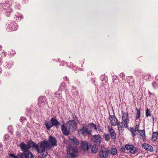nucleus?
<instances>
[{"instance_id": "nucleus-42", "label": "nucleus", "mask_w": 158, "mask_h": 158, "mask_svg": "<svg viewBox=\"0 0 158 158\" xmlns=\"http://www.w3.org/2000/svg\"><path fill=\"white\" fill-rule=\"evenodd\" d=\"M55 97H58L59 96H60V94H57L56 93H55Z\"/></svg>"}, {"instance_id": "nucleus-35", "label": "nucleus", "mask_w": 158, "mask_h": 158, "mask_svg": "<svg viewBox=\"0 0 158 158\" xmlns=\"http://www.w3.org/2000/svg\"><path fill=\"white\" fill-rule=\"evenodd\" d=\"M89 125H90L91 126H92L93 127H94V129L97 130L96 126V125H95L94 123H90L89 124Z\"/></svg>"}, {"instance_id": "nucleus-6", "label": "nucleus", "mask_w": 158, "mask_h": 158, "mask_svg": "<svg viewBox=\"0 0 158 158\" xmlns=\"http://www.w3.org/2000/svg\"><path fill=\"white\" fill-rule=\"evenodd\" d=\"M67 127L69 130H72L74 131L76 129L77 124L75 121L73 120H69L66 123Z\"/></svg>"}, {"instance_id": "nucleus-24", "label": "nucleus", "mask_w": 158, "mask_h": 158, "mask_svg": "<svg viewBox=\"0 0 158 158\" xmlns=\"http://www.w3.org/2000/svg\"><path fill=\"white\" fill-rule=\"evenodd\" d=\"M20 152H19L18 153L17 156H15L14 154L11 153L9 154V156L10 157H12L13 158H20Z\"/></svg>"}, {"instance_id": "nucleus-51", "label": "nucleus", "mask_w": 158, "mask_h": 158, "mask_svg": "<svg viewBox=\"0 0 158 158\" xmlns=\"http://www.w3.org/2000/svg\"><path fill=\"white\" fill-rule=\"evenodd\" d=\"M129 84L130 85H131L130 82L129 83Z\"/></svg>"}, {"instance_id": "nucleus-33", "label": "nucleus", "mask_w": 158, "mask_h": 158, "mask_svg": "<svg viewBox=\"0 0 158 158\" xmlns=\"http://www.w3.org/2000/svg\"><path fill=\"white\" fill-rule=\"evenodd\" d=\"M148 146V144L146 143H143L142 145V148L146 150Z\"/></svg>"}, {"instance_id": "nucleus-40", "label": "nucleus", "mask_w": 158, "mask_h": 158, "mask_svg": "<svg viewBox=\"0 0 158 158\" xmlns=\"http://www.w3.org/2000/svg\"><path fill=\"white\" fill-rule=\"evenodd\" d=\"M113 81L114 83H117L119 82V80L118 78H116L113 80Z\"/></svg>"}, {"instance_id": "nucleus-38", "label": "nucleus", "mask_w": 158, "mask_h": 158, "mask_svg": "<svg viewBox=\"0 0 158 158\" xmlns=\"http://www.w3.org/2000/svg\"><path fill=\"white\" fill-rule=\"evenodd\" d=\"M119 124L118 125H117L118 126V128L119 129H122V128H123V125H120V123H119Z\"/></svg>"}, {"instance_id": "nucleus-13", "label": "nucleus", "mask_w": 158, "mask_h": 158, "mask_svg": "<svg viewBox=\"0 0 158 158\" xmlns=\"http://www.w3.org/2000/svg\"><path fill=\"white\" fill-rule=\"evenodd\" d=\"M19 146L22 151L23 152H25L29 150V148L27 144L25 143L24 142H21L19 144Z\"/></svg>"}, {"instance_id": "nucleus-44", "label": "nucleus", "mask_w": 158, "mask_h": 158, "mask_svg": "<svg viewBox=\"0 0 158 158\" xmlns=\"http://www.w3.org/2000/svg\"><path fill=\"white\" fill-rule=\"evenodd\" d=\"M127 118H129V117H125H125H124V118H122V120H123L124 119H125L126 118L127 119Z\"/></svg>"}, {"instance_id": "nucleus-47", "label": "nucleus", "mask_w": 158, "mask_h": 158, "mask_svg": "<svg viewBox=\"0 0 158 158\" xmlns=\"http://www.w3.org/2000/svg\"><path fill=\"white\" fill-rule=\"evenodd\" d=\"M73 90L74 91V92L75 91L76 92V90H75V89H73Z\"/></svg>"}, {"instance_id": "nucleus-21", "label": "nucleus", "mask_w": 158, "mask_h": 158, "mask_svg": "<svg viewBox=\"0 0 158 158\" xmlns=\"http://www.w3.org/2000/svg\"><path fill=\"white\" fill-rule=\"evenodd\" d=\"M138 132L139 133L140 135L142 137V139L144 140L146 137L145 131L144 130H140Z\"/></svg>"}, {"instance_id": "nucleus-2", "label": "nucleus", "mask_w": 158, "mask_h": 158, "mask_svg": "<svg viewBox=\"0 0 158 158\" xmlns=\"http://www.w3.org/2000/svg\"><path fill=\"white\" fill-rule=\"evenodd\" d=\"M66 150L68 158H75V157L78 156V152L77 147L69 146Z\"/></svg>"}, {"instance_id": "nucleus-16", "label": "nucleus", "mask_w": 158, "mask_h": 158, "mask_svg": "<svg viewBox=\"0 0 158 158\" xmlns=\"http://www.w3.org/2000/svg\"><path fill=\"white\" fill-rule=\"evenodd\" d=\"M98 145L96 144H93L92 146H91V151L93 153H96L98 151Z\"/></svg>"}, {"instance_id": "nucleus-29", "label": "nucleus", "mask_w": 158, "mask_h": 158, "mask_svg": "<svg viewBox=\"0 0 158 158\" xmlns=\"http://www.w3.org/2000/svg\"><path fill=\"white\" fill-rule=\"evenodd\" d=\"M146 116L148 117V116H151V114L150 113V109H147L146 110Z\"/></svg>"}, {"instance_id": "nucleus-19", "label": "nucleus", "mask_w": 158, "mask_h": 158, "mask_svg": "<svg viewBox=\"0 0 158 158\" xmlns=\"http://www.w3.org/2000/svg\"><path fill=\"white\" fill-rule=\"evenodd\" d=\"M131 147L132 148L129 152L131 154H134L137 152L138 149L137 148L135 147L133 145L131 146Z\"/></svg>"}, {"instance_id": "nucleus-26", "label": "nucleus", "mask_w": 158, "mask_h": 158, "mask_svg": "<svg viewBox=\"0 0 158 158\" xmlns=\"http://www.w3.org/2000/svg\"><path fill=\"white\" fill-rule=\"evenodd\" d=\"M45 151H44L42 153H38L40 154V155L39 156V157L40 158H46V156L48 154L47 152H46L45 154L44 153V152Z\"/></svg>"}, {"instance_id": "nucleus-3", "label": "nucleus", "mask_w": 158, "mask_h": 158, "mask_svg": "<svg viewBox=\"0 0 158 158\" xmlns=\"http://www.w3.org/2000/svg\"><path fill=\"white\" fill-rule=\"evenodd\" d=\"M50 122L46 120L44 123V124L46 128L48 130H49L50 128L54 126L57 128L60 124V123L58 121L54 118H51Z\"/></svg>"}, {"instance_id": "nucleus-31", "label": "nucleus", "mask_w": 158, "mask_h": 158, "mask_svg": "<svg viewBox=\"0 0 158 158\" xmlns=\"http://www.w3.org/2000/svg\"><path fill=\"white\" fill-rule=\"evenodd\" d=\"M122 118H123L124 117H128V114L127 111V112L126 113L125 112H123V111H122Z\"/></svg>"}, {"instance_id": "nucleus-50", "label": "nucleus", "mask_w": 158, "mask_h": 158, "mask_svg": "<svg viewBox=\"0 0 158 158\" xmlns=\"http://www.w3.org/2000/svg\"><path fill=\"white\" fill-rule=\"evenodd\" d=\"M23 18L22 16H21V18Z\"/></svg>"}, {"instance_id": "nucleus-54", "label": "nucleus", "mask_w": 158, "mask_h": 158, "mask_svg": "<svg viewBox=\"0 0 158 158\" xmlns=\"http://www.w3.org/2000/svg\"><path fill=\"white\" fill-rule=\"evenodd\" d=\"M21 118V119H22V117Z\"/></svg>"}, {"instance_id": "nucleus-37", "label": "nucleus", "mask_w": 158, "mask_h": 158, "mask_svg": "<svg viewBox=\"0 0 158 158\" xmlns=\"http://www.w3.org/2000/svg\"><path fill=\"white\" fill-rule=\"evenodd\" d=\"M96 128L99 132H102V129L100 128V126L99 125L97 126Z\"/></svg>"}, {"instance_id": "nucleus-36", "label": "nucleus", "mask_w": 158, "mask_h": 158, "mask_svg": "<svg viewBox=\"0 0 158 158\" xmlns=\"http://www.w3.org/2000/svg\"><path fill=\"white\" fill-rule=\"evenodd\" d=\"M139 124H136L135 126V129L137 131L139 132V131H140V130L139 129Z\"/></svg>"}, {"instance_id": "nucleus-11", "label": "nucleus", "mask_w": 158, "mask_h": 158, "mask_svg": "<svg viewBox=\"0 0 158 158\" xmlns=\"http://www.w3.org/2000/svg\"><path fill=\"white\" fill-rule=\"evenodd\" d=\"M81 145V148L84 151L88 150L91 146V144L86 141H82Z\"/></svg>"}, {"instance_id": "nucleus-39", "label": "nucleus", "mask_w": 158, "mask_h": 158, "mask_svg": "<svg viewBox=\"0 0 158 158\" xmlns=\"http://www.w3.org/2000/svg\"><path fill=\"white\" fill-rule=\"evenodd\" d=\"M120 150L121 152H124L125 151V148L123 147H122L120 148Z\"/></svg>"}, {"instance_id": "nucleus-9", "label": "nucleus", "mask_w": 158, "mask_h": 158, "mask_svg": "<svg viewBox=\"0 0 158 158\" xmlns=\"http://www.w3.org/2000/svg\"><path fill=\"white\" fill-rule=\"evenodd\" d=\"M38 103L40 107L44 108L47 104L46 98L44 97H40Z\"/></svg>"}, {"instance_id": "nucleus-49", "label": "nucleus", "mask_w": 158, "mask_h": 158, "mask_svg": "<svg viewBox=\"0 0 158 158\" xmlns=\"http://www.w3.org/2000/svg\"><path fill=\"white\" fill-rule=\"evenodd\" d=\"M152 119L153 120L154 119V117L153 116H152Z\"/></svg>"}, {"instance_id": "nucleus-15", "label": "nucleus", "mask_w": 158, "mask_h": 158, "mask_svg": "<svg viewBox=\"0 0 158 158\" xmlns=\"http://www.w3.org/2000/svg\"><path fill=\"white\" fill-rule=\"evenodd\" d=\"M70 142L76 145H78L79 144V141L78 139L75 137L72 136L69 138Z\"/></svg>"}, {"instance_id": "nucleus-43", "label": "nucleus", "mask_w": 158, "mask_h": 158, "mask_svg": "<svg viewBox=\"0 0 158 158\" xmlns=\"http://www.w3.org/2000/svg\"><path fill=\"white\" fill-rule=\"evenodd\" d=\"M148 93L149 94V96H151V95H152V94L151 93V92L148 91ZM154 94V93H153V94H152L153 95Z\"/></svg>"}, {"instance_id": "nucleus-41", "label": "nucleus", "mask_w": 158, "mask_h": 158, "mask_svg": "<svg viewBox=\"0 0 158 158\" xmlns=\"http://www.w3.org/2000/svg\"><path fill=\"white\" fill-rule=\"evenodd\" d=\"M9 137V135L7 134H6L4 136V138L6 139H8Z\"/></svg>"}, {"instance_id": "nucleus-32", "label": "nucleus", "mask_w": 158, "mask_h": 158, "mask_svg": "<svg viewBox=\"0 0 158 158\" xmlns=\"http://www.w3.org/2000/svg\"><path fill=\"white\" fill-rule=\"evenodd\" d=\"M153 87L154 88H156L158 87V84L156 82H154L152 83Z\"/></svg>"}, {"instance_id": "nucleus-7", "label": "nucleus", "mask_w": 158, "mask_h": 158, "mask_svg": "<svg viewBox=\"0 0 158 158\" xmlns=\"http://www.w3.org/2000/svg\"><path fill=\"white\" fill-rule=\"evenodd\" d=\"M89 126L87 125H85V124H83V127L81 129L79 130V132H81V134L84 135L85 134L88 135H91V130L89 129Z\"/></svg>"}, {"instance_id": "nucleus-46", "label": "nucleus", "mask_w": 158, "mask_h": 158, "mask_svg": "<svg viewBox=\"0 0 158 158\" xmlns=\"http://www.w3.org/2000/svg\"><path fill=\"white\" fill-rule=\"evenodd\" d=\"M63 83H62L61 84V86H60V87H61L62 86H63Z\"/></svg>"}, {"instance_id": "nucleus-34", "label": "nucleus", "mask_w": 158, "mask_h": 158, "mask_svg": "<svg viewBox=\"0 0 158 158\" xmlns=\"http://www.w3.org/2000/svg\"><path fill=\"white\" fill-rule=\"evenodd\" d=\"M133 145H129V144H127L125 146V148L127 150H130V149H131V148H132L131 146H133Z\"/></svg>"}, {"instance_id": "nucleus-20", "label": "nucleus", "mask_w": 158, "mask_h": 158, "mask_svg": "<svg viewBox=\"0 0 158 158\" xmlns=\"http://www.w3.org/2000/svg\"><path fill=\"white\" fill-rule=\"evenodd\" d=\"M129 121V118H127V119L126 118L125 119H124L123 120L122 122L121 123L122 124H123L124 126V127L126 128H128V123Z\"/></svg>"}, {"instance_id": "nucleus-22", "label": "nucleus", "mask_w": 158, "mask_h": 158, "mask_svg": "<svg viewBox=\"0 0 158 158\" xmlns=\"http://www.w3.org/2000/svg\"><path fill=\"white\" fill-rule=\"evenodd\" d=\"M117 153V150L116 148H112L111 149L110 154L112 156L116 155Z\"/></svg>"}, {"instance_id": "nucleus-12", "label": "nucleus", "mask_w": 158, "mask_h": 158, "mask_svg": "<svg viewBox=\"0 0 158 158\" xmlns=\"http://www.w3.org/2000/svg\"><path fill=\"white\" fill-rule=\"evenodd\" d=\"M6 30L8 31H15L17 29V26L14 23H10L8 24Z\"/></svg>"}, {"instance_id": "nucleus-8", "label": "nucleus", "mask_w": 158, "mask_h": 158, "mask_svg": "<svg viewBox=\"0 0 158 158\" xmlns=\"http://www.w3.org/2000/svg\"><path fill=\"white\" fill-rule=\"evenodd\" d=\"M109 119L111 124L115 126L119 124V122L117 118L114 115H109Z\"/></svg>"}, {"instance_id": "nucleus-14", "label": "nucleus", "mask_w": 158, "mask_h": 158, "mask_svg": "<svg viewBox=\"0 0 158 158\" xmlns=\"http://www.w3.org/2000/svg\"><path fill=\"white\" fill-rule=\"evenodd\" d=\"M61 128L62 132L64 135H68L70 134V131H69L66 127L63 124L61 126Z\"/></svg>"}, {"instance_id": "nucleus-27", "label": "nucleus", "mask_w": 158, "mask_h": 158, "mask_svg": "<svg viewBox=\"0 0 158 158\" xmlns=\"http://www.w3.org/2000/svg\"><path fill=\"white\" fill-rule=\"evenodd\" d=\"M130 130L131 132L132 136L133 137H134V136L136 135L135 133L136 132V131H137L135 129V128H133V127H130Z\"/></svg>"}, {"instance_id": "nucleus-48", "label": "nucleus", "mask_w": 158, "mask_h": 158, "mask_svg": "<svg viewBox=\"0 0 158 158\" xmlns=\"http://www.w3.org/2000/svg\"><path fill=\"white\" fill-rule=\"evenodd\" d=\"M77 94V93H76L75 94H73V95H75L76 94Z\"/></svg>"}, {"instance_id": "nucleus-30", "label": "nucleus", "mask_w": 158, "mask_h": 158, "mask_svg": "<svg viewBox=\"0 0 158 158\" xmlns=\"http://www.w3.org/2000/svg\"><path fill=\"white\" fill-rule=\"evenodd\" d=\"M147 150L148 151L150 152H152L153 150V147L149 144H148Z\"/></svg>"}, {"instance_id": "nucleus-23", "label": "nucleus", "mask_w": 158, "mask_h": 158, "mask_svg": "<svg viewBox=\"0 0 158 158\" xmlns=\"http://www.w3.org/2000/svg\"><path fill=\"white\" fill-rule=\"evenodd\" d=\"M136 110L137 111L136 113V116L135 118L136 120L138 119L140 117V110L139 109L136 108Z\"/></svg>"}, {"instance_id": "nucleus-52", "label": "nucleus", "mask_w": 158, "mask_h": 158, "mask_svg": "<svg viewBox=\"0 0 158 158\" xmlns=\"http://www.w3.org/2000/svg\"><path fill=\"white\" fill-rule=\"evenodd\" d=\"M77 118V117L76 116V117H75V118Z\"/></svg>"}, {"instance_id": "nucleus-10", "label": "nucleus", "mask_w": 158, "mask_h": 158, "mask_svg": "<svg viewBox=\"0 0 158 158\" xmlns=\"http://www.w3.org/2000/svg\"><path fill=\"white\" fill-rule=\"evenodd\" d=\"M19 156L20 158H33V157L32 153L29 150L25 152V153H20Z\"/></svg>"}, {"instance_id": "nucleus-25", "label": "nucleus", "mask_w": 158, "mask_h": 158, "mask_svg": "<svg viewBox=\"0 0 158 158\" xmlns=\"http://www.w3.org/2000/svg\"><path fill=\"white\" fill-rule=\"evenodd\" d=\"M158 135V132H153L152 134V139L155 141L157 139V136Z\"/></svg>"}, {"instance_id": "nucleus-28", "label": "nucleus", "mask_w": 158, "mask_h": 158, "mask_svg": "<svg viewBox=\"0 0 158 158\" xmlns=\"http://www.w3.org/2000/svg\"><path fill=\"white\" fill-rule=\"evenodd\" d=\"M103 137L105 139L106 141H108L110 139L109 134H106L103 135Z\"/></svg>"}, {"instance_id": "nucleus-53", "label": "nucleus", "mask_w": 158, "mask_h": 158, "mask_svg": "<svg viewBox=\"0 0 158 158\" xmlns=\"http://www.w3.org/2000/svg\"><path fill=\"white\" fill-rule=\"evenodd\" d=\"M77 118V117L76 116V117H75V118Z\"/></svg>"}, {"instance_id": "nucleus-18", "label": "nucleus", "mask_w": 158, "mask_h": 158, "mask_svg": "<svg viewBox=\"0 0 158 158\" xmlns=\"http://www.w3.org/2000/svg\"><path fill=\"white\" fill-rule=\"evenodd\" d=\"M111 137L112 139H115L116 138V135L114 130L112 128L109 130Z\"/></svg>"}, {"instance_id": "nucleus-17", "label": "nucleus", "mask_w": 158, "mask_h": 158, "mask_svg": "<svg viewBox=\"0 0 158 158\" xmlns=\"http://www.w3.org/2000/svg\"><path fill=\"white\" fill-rule=\"evenodd\" d=\"M94 142L98 145L101 142V137L99 135H95L94 137Z\"/></svg>"}, {"instance_id": "nucleus-4", "label": "nucleus", "mask_w": 158, "mask_h": 158, "mask_svg": "<svg viewBox=\"0 0 158 158\" xmlns=\"http://www.w3.org/2000/svg\"><path fill=\"white\" fill-rule=\"evenodd\" d=\"M41 142L39 143L38 144H36L34 142L31 140H29L27 143V145L29 149L31 148L33 149H35L38 153H42L43 151L40 146Z\"/></svg>"}, {"instance_id": "nucleus-5", "label": "nucleus", "mask_w": 158, "mask_h": 158, "mask_svg": "<svg viewBox=\"0 0 158 158\" xmlns=\"http://www.w3.org/2000/svg\"><path fill=\"white\" fill-rule=\"evenodd\" d=\"M110 150L109 148H106L104 146H101V149L98 152L100 158H106L109 155Z\"/></svg>"}, {"instance_id": "nucleus-45", "label": "nucleus", "mask_w": 158, "mask_h": 158, "mask_svg": "<svg viewBox=\"0 0 158 158\" xmlns=\"http://www.w3.org/2000/svg\"><path fill=\"white\" fill-rule=\"evenodd\" d=\"M64 79H66V80H68V78H67L66 77H64Z\"/></svg>"}, {"instance_id": "nucleus-1", "label": "nucleus", "mask_w": 158, "mask_h": 158, "mask_svg": "<svg viewBox=\"0 0 158 158\" xmlns=\"http://www.w3.org/2000/svg\"><path fill=\"white\" fill-rule=\"evenodd\" d=\"M57 145V140L56 138L54 137L50 136L49 137L48 141L44 140L41 141L40 146L44 152L46 149L51 148L52 147H54Z\"/></svg>"}]
</instances>
